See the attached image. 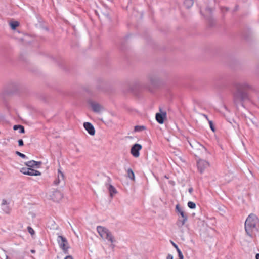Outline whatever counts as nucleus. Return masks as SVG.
<instances>
[{
    "label": "nucleus",
    "mask_w": 259,
    "mask_h": 259,
    "mask_svg": "<svg viewBox=\"0 0 259 259\" xmlns=\"http://www.w3.org/2000/svg\"><path fill=\"white\" fill-rule=\"evenodd\" d=\"M233 87L235 89L233 93L234 104L244 107L243 103L250 100L248 91L252 90V87L246 81L235 82Z\"/></svg>",
    "instance_id": "1"
},
{
    "label": "nucleus",
    "mask_w": 259,
    "mask_h": 259,
    "mask_svg": "<svg viewBox=\"0 0 259 259\" xmlns=\"http://www.w3.org/2000/svg\"><path fill=\"white\" fill-rule=\"evenodd\" d=\"M259 225V220L257 216L254 214H250L247 218L245 222V230L247 234L250 237L253 232L257 231V226Z\"/></svg>",
    "instance_id": "2"
},
{
    "label": "nucleus",
    "mask_w": 259,
    "mask_h": 259,
    "mask_svg": "<svg viewBox=\"0 0 259 259\" xmlns=\"http://www.w3.org/2000/svg\"><path fill=\"white\" fill-rule=\"evenodd\" d=\"M97 231L103 240H106L112 244L116 241L114 236L107 228L102 226H98L97 227Z\"/></svg>",
    "instance_id": "3"
},
{
    "label": "nucleus",
    "mask_w": 259,
    "mask_h": 259,
    "mask_svg": "<svg viewBox=\"0 0 259 259\" xmlns=\"http://www.w3.org/2000/svg\"><path fill=\"white\" fill-rule=\"evenodd\" d=\"M57 241L59 247L63 250V252L65 254L68 253V250L69 248V246L67 239L62 236H59L57 238Z\"/></svg>",
    "instance_id": "4"
},
{
    "label": "nucleus",
    "mask_w": 259,
    "mask_h": 259,
    "mask_svg": "<svg viewBox=\"0 0 259 259\" xmlns=\"http://www.w3.org/2000/svg\"><path fill=\"white\" fill-rule=\"evenodd\" d=\"M197 165L199 171L203 174L204 170L209 166V162L203 159H199L197 162Z\"/></svg>",
    "instance_id": "5"
},
{
    "label": "nucleus",
    "mask_w": 259,
    "mask_h": 259,
    "mask_svg": "<svg viewBox=\"0 0 259 259\" xmlns=\"http://www.w3.org/2000/svg\"><path fill=\"white\" fill-rule=\"evenodd\" d=\"M21 172L24 175H29V176H40L41 175V172L36 170H34L32 168H31L30 167L26 168V167H23L20 169Z\"/></svg>",
    "instance_id": "6"
},
{
    "label": "nucleus",
    "mask_w": 259,
    "mask_h": 259,
    "mask_svg": "<svg viewBox=\"0 0 259 259\" xmlns=\"http://www.w3.org/2000/svg\"><path fill=\"white\" fill-rule=\"evenodd\" d=\"M142 146L141 144L135 143L131 147V154L135 158L139 157L140 151L142 149Z\"/></svg>",
    "instance_id": "7"
},
{
    "label": "nucleus",
    "mask_w": 259,
    "mask_h": 259,
    "mask_svg": "<svg viewBox=\"0 0 259 259\" xmlns=\"http://www.w3.org/2000/svg\"><path fill=\"white\" fill-rule=\"evenodd\" d=\"M50 197L51 199L55 202H59L63 197L61 193L58 190L53 191Z\"/></svg>",
    "instance_id": "8"
},
{
    "label": "nucleus",
    "mask_w": 259,
    "mask_h": 259,
    "mask_svg": "<svg viewBox=\"0 0 259 259\" xmlns=\"http://www.w3.org/2000/svg\"><path fill=\"white\" fill-rule=\"evenodd\" d=\"M148 79L150 83L153 87H156L159 84V78L158 76L155 74H150L148 76Z\"/></svg>",
    "instance_id": "9"
},
{
    "label": "nucleus",
    "mask_w": 259,
    "mask_h": 259,
    "mask_svg": "<svg viewBox=\"0 0 259 259\" xmlns=\"http://www.w3.org/2000/svg\"><path fill=\"white\" fill-rule=\"evenodd\" d=\"M166 118V113L165 112L161 113H157L155 115V118L156 121L159 124H162L164 123V120Z\"/></svg>",
    "instance_id": "10"
},
{
    "label": "nucleus",
    "mask_w": 259,
    "mask_h": 259,
    "mask_svg": "<svg viewBox=\"0 0 259 259\" xmlns=\"http://www.w3.org/2000/svg\"><path fill=\"white\" fill-rule=\"evenodd\" d=\"M179 214L182 217V219L178 220L177 224L179 227H182L185 224V223L187 221L188 215L184 211L182 212H181V213H180Z\"/></svg>",
    "instance_id": "11"
},
{
    "label": "nucleus",
    "mask_w": 259,
    "mask_h": 259,
    "mask_svg": "<svg viewBox=\"0 0 259 259\" xmlns=\"http://www.w3.org/2000/svg\"><path fill=\"white\" fill-rule=\"evenodd\" d=\"M41 164V162L35 161L34 160L29 161L25 163V165L31 168H39Z\"/></svg>",
    "instance_id": "12"
},
{
    "label": "nucleus",
    "mask_w": 259,
    "mask_h": 259,
    "mask_svg": "<svg viewBox=\"0 0 259 259\" xmlns=\"http://www.w3.org/2000/svg\"><path fill=\"white\" fill-rule=\"evenodd\" d=\"M84 127L91 135H94L95 131L92 124L89 122L84 123Z\"/></svg>",
    "instance_id": "13"
},
{
    "label": "nucleus",
    "mask_w": 259,
    "mask_h": 259,
    "mask_svg": "<svg viewBox=\"0 0 259 259\" xmlns=\"http://www.w3.org/2000/svg\"><path fill=\"white\" fill-rule=\"evenodd\" d=\"M108 189L109 191L111 197H113L114 195L117 193L116 189L112 185H109Z\"/></svg>",
    "instance_id": "14"
},
{
    "label": "nucleus",
    "mask_w": 259,
    "mask_h": 259,
    "mask_svg": "<svg viewBox=\"0 0 259 259\" xmlns=\"http://www.w3.org/2000/svg\"><path fill=\"white\" fill-rule=\"evenodd\" d=\"M193 0H185L184 2V5L187 9L190 8L193 5Z\"/></svg>",
    "instance_id": "15"
},
{
    "label": "nucleus",
    "mask_w": 259,
    "mask_h": 259,
    "mask_svg": "<svg viewBox=\"0 0 259 259\" xmlns=\"http://www.w3.org/2000/svg\"><path fill=\"white\" fill-rule=\"evenodd\" d=\"M92 109L94 111L96 112H100L102 109V107L98 104H93L92 105Z\"/></svg>",
    "instance_id": "16"
},
{
    "label": "nucleus",
    "mask_w": 259,
    "mask_h": 259,
    "mask_svg": "<svg viewBox=\"0 0 259 259\" xmlns=\"http://www.w3.org/2000/svg\"><path fill=\"white\" fill-rule=\"evenodd\" d=\"M146 129V126L144 125H137L134 127V132H140Z\"/></svg>",
    "instance_id": "17"
},
{
    "label": "nucleus",
    "mask_w": 259,
    "mask_h": 259,
    "mask_svg": "<svg viewBox=\"0 0 259 259\" xmlns=\"http://www.w3.org/2000/svg\"><path fill=\"white\" fill-rule=\"evenodd\" d=\"M18 128H20V132H19L20 133H24L25 130H24V127L23 126L20 125H15L13 127V129L14 130H18Z\"/></svg>",
    "instance_id": "18"
},
{
    "label": "nucleus",
    "mask_w": 259,
    "mask_h": 259,
    "mask_svg": "<svg viewBox=\"0 0 259 259\" xmlns=\"http://www.w3.org/2000/svg\"><path fill=\"white\" fill-rule=\"evenodd\" d=\"M19 25V23L17 21H14L10 23V26L13 29H15L17 27H18Z\"/></svg>",
    "instance_id": "19"
},
{
    "label": "nucleus",
    "mask_w": 259,
    "mask_h": 259,
    "mask_svg": "<svg viewBox=\"0 0 259 259\" xmlns=\"http://www.w3.org/2000/svg\"><path fill=\"white\" fill-rule=\"evenodd\" d=\"M189 208L191 209H195L196 208V204L192 201H189L187 203Z\"/></svg>",
    "instance_id": "20"
},
{
    "label": "nucleus",
    "mask_w": 259,
    "mask_h": 259,
    "mask_svg": "<svg viewBox=\"0 0 259 259\" xmlns=\"http://www.w3.org/2000/svg\"><path fill=\"white\" fill-rule=\"evenodd\" d=\"M208 123L209 124V126L210 129L213 132H214L215 131V127L213 125V122L211 120H208Z\"/></svg>",
    "instance_id": "21"
},
{
    "label": "nucleus",
    "mask_w": 259,
    "mask_h": 259,
    "mask_svg": "<svg viewBox=\"0 0 259 259\" xmlns=\"http://www.w3.org/2000/svg\"><path fill=\"white\" fill-rule=\"evenodd\" d=\"M176 211L178 213V214H180L181 213V212H182L183 211V210H182V209L180 207L179 205V204H177L176 206Z\"/></svg>",
    "instance_id": "22"
},
{
    "label": "nucleus",
    "mask_w": 259,
    "mask_h": 259,
    "mask_svg": "<svg viewBox=\"0 0 259 259\" xmlns=\"http://www.w3.org/2000/svg\"><path fill=\"white\" fill-rule=\"evenodd\" d=\"M176 211L178 213V214H180L181 213V212H182L183 211V210H182V209L180 207L179 205V204H177L176 206Z\"/></svg>",
    "instance_id": "23"
},
{
    "label": "nucleus",
    "mask_w": 259,
    "mask_h": 259,
    "mask_svg": "<svg viewBox=\"0 0 259 259\" xmlns=\"http://www.w3.org/2000/svg\"><path fill=\"white\" fill-rule=\"evenodd\" d=\"M176 211L178 213V214H180L181 213V212H182L183 211V210H182V209L180 207L179 205V204H177L176 206Z\"/></svg>",
    "instance_id": "24"
},
{
    "label": "nucleus",
    "mask_w": 259,
    "mask_h": 259,
    "mask_svg": "<svg viewBox=\"0 0 259 259\" xmlns=\"http://www.w3.org/2000/svg\"><path fill=\"white\" fill-rule=\"evenodd\" d=\"M27 230H28V231L29 232V233L31 235H34V233H35V231H34V230H33V229L31 227H29H29H27Z\"/></svg>",
    "instance_id": "25"
},
{
    "label": "nucleus",
    "mask_w": 259,
    "mask_h": 259,
    "mask_svg": "<svg viewBox=\"0 0 259 259\" xmlns=\"http://www.w3.org/2000/svg\"><path fill=\"white\" fill-rule=\"evenodd\" d=\"M16 154L19 156H20L21 157L23 158H25L26 157V155L23 153H21V152H18V151H17L16 152Z\"/></svg>",
    "instance_id": "26"
},
{
    "label": "nucleus",
    "mask_w": 259,
    "mask_h": 259,
    "mask_svg": "<svg viewBox=\"0 0 259 259\" xmlns=\"http://www.w3.org/2000/svg\"><path fill=\"white\" fill-rule=\"evenodd\" d=\"M131 180L135 181V175L133 170L131 169Z\"/></svg>",
    "instance_id": "27"
},
{
    "label": "nucleus",
    "mask_w": 259,
    "mask_h": 259,
    "mask_svg": "<svg viewBox=\"0 0 259 259\" xmlns=\"http://www.w3.org/2000/svg\"><path fill=\"white\" fill-rule=\"evenodd\" d=\"M248 34H246L245 33H243L242 34V35L243 36V37L245 39H248V37L249 36V34L250 33V30H248Z\"/></svg>",
    "instance_id": "28"
},
{
    "label": "nucleus",
    "mask_w": 259,
    "mask_h": 259,
    "mask_svg": "<svg viewBox=\"0 0 259 259\" xmlns=\"http://www.w3.org/2000/svg\"><path fill=\"white\" fill-rule=\"evenodd\" d=\"M18 144L19 146H22L24 145L23 144V141L22 139H20L18 140Z\"/></svg>",
    "instance_id": "29"
},
{
    "label": "nucleus",
    "mask_w": 259,
    "mask_h": 259,
    "mask_svg": "<svg viewBox=\"0 0 259 259\" xmlns=\"http://www.w3.org/2000/svg\"><path fill=\"white\" fill-rule=\"evenodd\" d=\"M127 41H128V37H127V36H126V37H124V38L122 39V42H121V43H122V44H123V43H124V42H127Z\"/></svg>",
    "instance_id": "30"
},
{
    "label": "nucleus",
    "mask_w": 259,
    "mask_h": 259,
    "mask_svg": "<svg viewBox=\"0 0 259 259\" xmlns=\"http://www.w3.org/2000/svg\"><path fill=\"white\" fill-rule=\"evenodd\" d=\"M166 259H173V255L170 254H168L166 257Z\"/></svg>",
    "instance_id": "31"
},
{
    "label": "nucleus",
    "mask_w": 259,
    "mask_h": 259,
    "mask_svg": "<svg viewBox=\"0 0 259 259\" xmlns=\"http://www.w3.org/2000/svg\"><path fill=\"white\" fill-rule=\"evenodd\" d=\"M172 246L176 249L178 247V246L175 243H174L173 241H170Z\"/></svg>",
    "instance_id": "32"
},
{
    "label": "nucleus",
    "mask_w": 259,
    "mask_h": 259,
    "mask_svg": "<svg viewBox=\"0 0 259 259\" xmlns=\"http://www.w3.org/2000/svg\"><path fill=\"white\" fill-rule=\"evenodd\" d=\"M221 10H222V12L227 11L229 10V8L227 7H223V8H222Z\"/></svg>",
    "instance_id": "33"
},
{
    "label": "nucleus",
    "mask_w": 259,
    "mask_h": 259,
    "mask_svg": "<svg viewBox=\"0 0 259 259\" xmlns=\"http://www.w3.org/2000/svg\"><path fill=\"white\" fill-rule=\"evenodd\" d=\"M176 249L178 254L182 253V251L179 249V247L178 248H177Z\"/></svg>",
    "instance_id": "34"
},
{
    "label": "nucleus",
    "mask_w": 259,
    "mask_h": 259,
    "mask_svg": "<svg viewBox=\"0 0 259 259\" xmlns=\"http://www.w3.org/2000/svg\"><path fill=\"white\" fill-rule=\"evenodd\" d=\"M176 249L178 254L182 253V251L179 249V247L178 248H177Z\"/></svg>",
    "instance_id": "35"
},
{
    "label": "nucleus",
    "mask_w": 259,
    "mask_h": 259,
    "mask_svg": "<svg viewBox=\"0 0 259 259\" xmlns=\"http://www.w3.org/2000/svg\"><path fill=\"white\" fill-rule=\"evenodd\" d=\"M179 259H184V256L183 253L178 254Z\"/></svg>",
    "instance_id": "36"
},
{
    "label": "nucleus",
    "mask_w": 259,
    "mask_h": 259,
    "mask_svg": "<svg viewBox=\"0 0 259 259\" xmlns=\"http://www.w3.org/2000/svg\"><path fill=\"white\" fill-rule=\"evenodd\" d=\"M7 204V201L6 200H2V205H6Z\"/></svg>",
    "instance_id": "37"
},
{
    "label": "nucleus",
    "mask_w": 259,
    "mask_h": 259,
    "mask_svg": "<svg viewBox=\"0 0 259 259\" xmlns=\"http://www.w3.org/2000/svg\"><path fill=\"white\" fill-rule=\"evenodd\" d=\"M193 188L191 187V188H189V189H188V192H189L190 194H191V193H192V192H193Z\"/></svg>",
    "instance_id": "38"
},
{
    "label": "nucleus",
    "mask_w": 259,
    "mask_h": 259,
    "mask_svg": "<svg viewBox=\"0 0 259 259\" xmlns=\"http://www.w3.org/2000/svg\"><path fill=\"white\" fill-rule=\"evenodd\" d=\"M64 259H73V258L72 256L68 255L66 257H65Z\"/></svg>",
    "instance_id": "39"
},
{
    "label": "nucleus",
    "mask_w": 259,
    "mask_h": 259,
    "mask_svg": "<svg viewBox=\"0 0 259 259\" xmlns=\"http://www.w3.org/2000/svg\"><path fill=\"white\" fill-rule=\"evenodd\" d=\"M203 116L208 121L209 119H208V116L207 115H205V114H203Z\"/></svg>",
    "instance_id": "40"
},
{
    "label": "nucleus",
    "mask_w": 259,
    "mask_h": 259,
    "mask_svg": "<svg viewBox=\"0 0 259 259\" xmlns=\"http://www.w3.org/2000/svg\"><path fill=\"white\" fill-rule=\"evenodd\" d=\"M256 259H259V253H257L255 255Z\"/></svg>",
    "instance_id": "41"
},
{
    "label": "nucleus",
    "mask_w": 259,
    "mask_h": 259,
    "mask_svg": "<svg viewBox=\"0 0 259 259\" xmlns=\"http://www.w3.org/2000/svg\"><path fill=\"white\" fill-rule=\"evenodd\" d=\"M238 6L237 5H236V6H235V9H234V11H236V10H238Z\"/></svg>",
    "instance_id": "42"
},
{
    "label": "nucleus",
    "mask_w": 259,
    "mask_h": 259,
    "mask_svg": "<svg viewBox=\"0 0 259 259\" xmlns=\"http://www.w3.org/2000/svg\"><path fill=\"white\" fill-rule=\"evenodd\" d=\"M58 172L60 174L62 177H63V174L62 172H61L59 170H58Z\"/></svg>",
    "instance_id": "43"
},
{
    "label": "nucleus",
    "mask_w": 259,
    "mask_h": 259,
    "mask_svg": "<svg viewBox=\"0 0 259 259\" xmlns=\"http://www.w3.org/2000/svg\"><path fill=\"white\" fill-rule=\"evenodd\" d=\"M59 180H58V181H56H56H55V182H54V183H55V184H59Z\"/></svg>",
    "instance_id": "44"
},
{
    "label": "nucleus",
    "mask_w": 259,
    "mask_h": 259,
    "mask_svg": "<svg viewBox=\"0 0 259 259\" xmlns=\"http://www.w3.org/2000/svg\"><path fill=\"white\" fill-rule=\"evenodd\" d=\"M31 252L32 253H34V252H35V250H31Z\"/></svg>",
    "instance_id": "45"
},
{
    "label": "nucleus",
    "mask_w": 259,
    "mask_h": 259,
    "mask_svg": "<svg viewBox=\"0 0 259 259\" xmlns=\"http://www.w3.org/2000/svg\"><path fill=\"white\" fill-rule=\"evenodd\" d=\"M207 10L209 11H211V9L210 8H207Z\"/></svg>",
    "instance_id": "46"
},
{
    "label": "nucleus",
    "mask_w": 259,
    "mask_h": 259,
    "mask_svg": "<svg viewBox=\"0 0 259 259\" xmlns=\"http://www.w3.org/2000/svg\"><path fill=\"white\" fill-rule=\"evenodd\" d=\"M130 90H131V93L132 92V91L134 90V89H132L131 87Z\"/></svg>",
    "instance_id": "47"
},
{
    "label": "nucleus",
    "mask_w": 259,
    "mask_h": 259,
    "mask_svg": "<svg viewBox=\"0 0 259 259\" xmlns=\"http://www.w3.org/2000/svg\"><path fill=\"white\" fill-rule=\"evenodd\" d=\"M128 174L130 172V169L127 170Z\"/></svg>",
    "instance_id": "48"
},
{
    "label": "nucleus",
    "mask_w": 259,
    "mask_h": 259,
    "mask_svg": "<svg viewBox=\"0 0 259 259\" xmlns=\"http://www.w3.org/2000/svg\"><path fill=\"white\" fill-rule=\"evenodd\" d=\"M148 90H149L150 91H152V90H151L150 88H149V89H148Z\"/></svg>",
    "instance_id": "49"
}]
</instances>
